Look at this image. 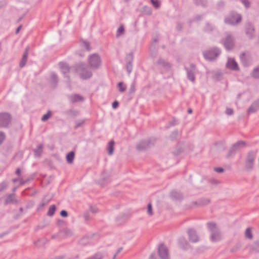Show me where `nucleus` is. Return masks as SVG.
Wrapping results in <instances>:
<instances>
[{"label":"nucleus","instance_id":"obj_1","mask_svg":"<svg viewBox=\"0 0 259 259\" xmlns=\"http://www.w3.org/2000/svg\"><path fill=\"white\" fill-rule=\"evenodd\" d=\"M59 67L64 76L68 78H69V73L73 70L79 73L80 77L83 79L90 78L92 75V72L84 64L81 63L74 67H69L66 63L60 62Z\"/></svg>","mask_w":259,"mask_h":259},{"label":"nucleus","instance_id":"obj_2","mask_svg":"<svg viewBox=\"0 0 259 259\" xmlns=\"http://www.w3.org/2000/svg\"><path fill=\"white\" fill-rule=\"evenodd\" d=\"M221 53V50L217 47L211 48L203 52L204 58L209 61H212L217 59Z\"/></svg>","mask_w":259,"mask_h":259},{"label":"nucleus","instance_id":"obj_3","mask_svg":"<svg viewBox=\"0 0 259 259\" xmlns=\"http://www.w3.org/2000/svg\"><path fill=\"white\" fill-rule=\"evenodd\" d=\"M207 227L211 232V240L212 241L216 242L221 239V236L219 228L214 223H208Z\"/></svg>","mask_w":259,"mask_h":259},{"label":"nucleus","instance_id":"obj_4","mask_svg":"<svg viewBox=\"0 0 259 259\" xmlns=\"http://www.w3.org/2000/svg\"><path fill=\"white\" fill-rule=\"evenodd\" d=\"M222 43L227 51L232 50L235 45V37L231 34L228 33L226 37L222 40Z\"/></svg>","mask_w":259,"mask_h":259},{"label":"nucleus","instance_id":"obj_5","mask_svg":"<svg viewBox=\"0 0 259 259\" xmlns=\"http://www.w3.org/2000/svg\"><path fill=\"white\" fill-rule=\"evenodd\" d=\"M241 19L240 15L232 12L225 19V22L226 24L235 25L241 21Z\"/></svg>","mask_w":259,"mask_h":259},{"label":"nucleus","instance_id":"obj_6","mask_svg":"<svg viewBox=\"0 0 259 259\" xmlns=\"http://www.w3.org/2000/svg\"><path fill=\"white\" fill-rule=\"evenodd\" d=\"M255 155L256 153L254 152L251 151L248 153L245 162V168L247 170L252 169Z\"/></svg>","mask_w":259,"mask_h":259},{"label":"nucleus","instance_id":"obj_7","mask_svg":"<svg viewBox=\"0 0 259 259\" xmlns=\"http://www.w3.org/2000/svg\"><path fill=\"white\" fill-rule=\"evenodd\" d=\"M89 63L91 67L96 69L100 65L101 59L96 54L91 55L89 58Z\"/></svg>","mask_w":259,"mask_h":259},{"label":"nucleus","instance_id":"obj_8","mask_svg":"<svg viewBox=\"0 0 259 259\" xmlns=\"http://www.w3.org/2000/svg\"><path fill=\"white\" fill-rule=\"evenodd\" d=\"M11 121V115L8 113H0V127H7Z\"/></svg>","mask_w":259,"mask_h":259},{"label":"nucleus","instance_id":"obj_9","mask_svg":"<svg viewBox=\"0 0 259 259\" xmlns=\"http://www.w3.org/2000/svg\"><path fill=\"white\" fill-rule=\"evenodd\" d=\"M157 65L162 73L170 72V64L165 60L162 59H159L157 62Z\"/></svg>","mask_w":259,"mask_h":259},{"label":"nucleus","instance_id":"obj_10","mask_svg":"<svg viewBox=\"0 0 259 259\" xmlns=\"http://www.w3.org/2000/svg\"><path fill=\"white\" fill-rule=\"evenodd\" d=\"M158 254L161 259H170L168 249L163 244H160L159 246Z\"/></svg>","mask_w":259,"mask_h":259},{"label":"nucleus","instance_id":"obj_11","mask_svg":"<svg viewBox=\"0 0 259 259\" xmlns=\"http://www.w3.org/2000/svg\"><path fill=\"white\" fill-rule=\"evenodd\" d=\"M185 69L187 71V75L188 79L192 81V82H195V73L196 72V67L193 64H191L189 68L185 67Z\"/></svg>","mask_w":259,"mask_h":259},{"label":"nucleus","instance_id":"obj_12","mask_svg":"<svg viewBox=\"0 0 259 259\" xmlns=\"http://www.w3.org/2000/svg\"><path fill=\"white\" fill-rule=\"evenodd\" d=\"M245 142L241 141H238L237 143H235L230 150L227 157H230L231 156L234 155L236 153V152L237 150H238L240 148L243 147L245 145Z\"/></svg>","mask_w":259,"mask_h":259},{"label":"nucleus","instance_id":"obj_13","mask_svg":"<svg viewBox=\"0 0 259 259\" xmlns=\"http://www.w3.org/2000/svg\"><path fill=\"white\" fill-rule=\"evenodd\" d=\"M245 33L249 39H253L254 37V27L253 25L249 22L246 24Z\"/></svg>","mask_w":259,"mask_h":259},{"label":"nucleus","instance_id":"obj_14","mask_svg":"<svg viewBox=\"0 0 259 259\" xmlns=\"http://www.w3.org/2000/svg\"><path fill=\"white\" fill-rule=\"evenodd\" d=\"M19 201L16 198L15 193H11L7 195L5 199V205H8L11 203L17 204Z\"/></svg>","mask_w":259,"mask_h":259},{"label":"nucleus","instance_id":"obj_15","mask_svg":"<svg viewBox=\"0 0 259 259\" xmlns=\"http://www.w3.org/2000/svg\"><path fill=\"white\" fill-rule=\"evenodd\" d=\"M226 67L227 68L232 70L237 71L239 70V67L237 63L234 59L232 58H229L228 59Z\"/></svg>","mask_w":259,"mask_h":259},{"label":"nucleus","instance_id":"obj_16","mask_svg":"<svg viewBox=\"0 0 259 259\" xmlns=\"http://www.w3.org/2000/svg\"><path fill=\"white\" fill-rule=\"evenodd\" d=\"M188 235L189 236V240L193 242L196 243L199 241V238L197 235L196 231L193 229H190L188 231Z\"/></svg>","mask_w":259,"mask_h":259},{"label":"nucleus","instance_id":"obj_17","mask_svg":"<svg viewBox=\"0 0 259 259\" xmlns=\"http://www.w3.org/2000/svg\"><path fill=\"white\" fill-rule=\"evenodd\" d=\"M259 109V99L254 101L249 107L247 111L248 114L255 113Z\"/></svg>","mask_w":259,"mask_h":259},{"label":"nucleus","instance_id":"obj_18","mask_svg":"<svg viewBox=\"0 0 259 259\" xmlns=\"http://www.w3.org/2000/svg\"><path fill=\"white\" fill-rule=\"evenodd\" d=\"M69 100L72 103H76L83 101V98L78 94H74L69 97Z\"/></svg>","mask_w":259,"mask_h":259},{"label":"nucleus","instance_id":"obj_19","mask_svg":"<svg viewBox=\"0 0 259 259\" xmlns=\"http://www.w3.org/2000/svg\"><path fill=\"white\" fill-rule=\"evenodd\" d=\"M149 147V142L144 140L140 142L137 145V148L140 150H143Z\"/></svg>","mask_w":259,"mask_h":259},{"label":"nucleus","instance_id":"obj_20","mask_svg":"<svg viewBox=\"0 0 259 259\" xmlns=\"http://www.w3.org/2000/svg\"><path fill=\"white\" fill-rule=\"evenodd\" d=\"M240 59L241 63H242L244 66H248L249 65V62L248 61V59L246 56L245 53H242L240 55Z\"/></svg>","mask_w":259,"mask_h":259},{"label":"nucleus","instance_id":"obj_21","mask_svg":"<svg viewBox=\"0 0 259 259\" xmlns=\"http://www.w3.org/2000/svg\"><path fill=\"white\" fill-rule=\"evenodd\" d=\"M170 196L174 200H180L182 198V194L176 191H171Z\"/></svg>","mask_w":259,"mask_h":259},{"label":"nucleus","instance_id":"obj_22","mask_svg":"<svg viewBox=\"0 0 259 259\" xmlns=\"http://www.w3.org/2000/svg\"><path fill=\"white\" fill-rule=\"evenodd\" d=\"M50 82L54 85H56L58 81V76L57 75L54 73L52 72L51 75L50 79Z\"/></svg>","mask_w":259,"mask_h":259},{"label":"nucleus","instance_id":"obj_23","mask_svg":"<svg viewBox=\"0 0 259 259\" xmlns=\"http://www.w3.org/2000/svg\"><path fill=\"white\" fill-rule=\"evenodd\" d=\"M125 33L124 27L123 25H121L117 29L116 34V36L117 38L120 37L121 36L123 35Z\"/></svg>","mask_w":259,"mask_h":259},{"label":"nucleus","instance_id":"obj_24","mask_svg":"<svg viewBox=\"0 0 259 259\" xmlns=\"http://www.w3.org/2000/svg\"><path fill=\"white\" fill-rule=\"evenodd\" d=\"M43 145L39 144L37 148L34 150V155L35 157H39L40 156L42 152Z\"/></svg>","mask_w":259,"mask_h":259},{"label":"nucleus","instance_id":"obj_25","mask_svg":"<svg viewBox=\"0 0 259 259\" xmlns=\"http://www.w3.org/2000/svg\"><path fill=\"white\" fill-rule=\"evenodd\" d=\"M74 158V153L72 151L70 152L66 155V159L69 163H71Z\"/></svg>","mask_w":259,"mask_h":259},{"label":"nucleus","instance_id":"obj_26","mask_svg":"<svg viewBox=\"0 0 259 259\" xmlns=\"http://www.w3.org/2000/svg\"><path fill=\"white\" fill-rule=\"evenodd\" d=\"M251 76L254 78H259V65L253 70Z\"/></svg>","mask_w":259,"mask_h":259},{"label":"nucleus","instance_id":"obj_27","mask_svg":"<svg viewBox=\"0 0 259 259\" xmlns=\"http://www.w3.org/2000/svg\"><path fill=\"white\" fill-rule=\"evenodd\" d=\"M8 186V182L7 181H4L0 183V192L4 191Z\"/></svg>","mask_w":259,"mask_h":259},{"label":"nucleus","instance_id":"obj_28","mask_svg":"<svg viewBox=\"0 0 259 259\" xmlns=\"http://www.w3.org/2000/svg\"><path fill=\"white\" fill-rule=\"evenodd\" d=\"M56 207L55 205H51L48 210V212L47 213L48 215L49 216H53L55 212Z\"/></svg>","mask_w":259,"mask_h":259},{"label":"nucleus","instance_id":"obj_29","mask_svg":"<svg viewBox=\"0 0 259 259\" xmlns=\"http://www.w3.org/2000/svg\"><path fill=\"white\" fill-rule=\"evenodd\" d=\"M118 88L120 92H124L126 89V86L122 82H119L118 83Z\"/></svg>","mask_w":259,"mask_h":259},{"label":"nucleus","instance_id":"obj_30","mask_svg":"<svg viewBox=\"0 0 259 259\" xmlns=\"http://www.w3.org/2000/svg\"><path fill=\"white\" fill-rule=\"evenodd\" d=\"M126 70H127L128 73L130 74L131 72H132V69H133V65H132V61L130 60L126 63Z\"/></svg>","mask_w":259,"mask_h":259},{"label":"nucleus","instance_id":"obj_31","mask_svg":"<svg viewBox=\"0 0 259 259\" xmlns=\"http://www.w3.org/2000/svg\"><path fill=\"white\" fill-rule=\"evenodd\" d=\"M114 142L113 141H111L109 143V146H108V154L109 155H111L113 153V145H114Z\"/></svg>","mask_w":259,"mask_h":259},{"label":"nucleus","instance_id":"obj_32","mask_svg":"<svg viewBox=\"0 0 259 259\" xmlns=\"http://www.w3.org/2000/svg\"><path fill=\"white\" fill-rule=\"evenodd\" d=\"M194 3L198 6H205L206 4L205 0H194Z\"/></svg>","mask_w":259,"mask_h":259},{"label":"nucleus","instance_id":"obj_33","mask_svg":"<svg viewBox=\"0 0 259 259\" xmlns=\"http://www.w3.org/2000/svg\"><path fill=\"white\" fill-rule=\"evenodd\" d=\"M51 115V112L50 111H49L47 114H45L43 115V116L41 118V120L43 121H45L47 120H48L50 117Z\"/></svg>","mask_w":259,"mask_h":259},{"label":"nucleus","instance_id":"obj_34","mask_svg":"<svg viewBox=\"0 0 259 259\" xmlns=\"http://www.w3.org/2000/svg\"><path fill=\"white\" fill-rule=\"evenodd\" d=\"M245 236L247 238L249 239H251L252 238V233L251 232V230L250 228H247L245 231Z\"/></svg>","mask_w":259,"mask_h":259},{"label":"nucleus","instance_id":"obj_35","mask_svg":"<svg viewBox=\"0 0 259 259\" xmlns=\"http://www.w3.org/2000/svg\"><path fill=\"white\" fill-rule=\"evenodd\" d=\"M151 2L153 4V6L157 9L160 7V4L157 0H150Z\"/></svg>","mask_w":259,"mask_h":259},{"label":"nucleus","instance_id":"obj_36","mask_svg":"<svg viewBox=\"0 0 259 259\" xmlns=\"http://www.w3.org/2000/svg\"><path fill=\"white\" fill-rule=\"evenodd\" d=\"M29 47H27L25 49V51L23 54V57L22 59H25V60H27V57H28V52H29Z\"/></svg>","mask_w":259,"mask_h":259},{"label":"nucleus","instance_id":"obj_37","mask_svg":"<svg viewBox=\"0 0 259 259\" xmlns=\"http://www.w3.org/2000/svg\"><path fill=\"white\" fill-rule=\"evenodd\" d=\"M147 212L149 215H152L153 214L152 205L150 203H149L147 206Z\"/></svg>","mask_w":259,"mask_h":259},{"label":"nucleus","instance_id":"obj_38","mask_svg":"<svg viewBox=\"0 0 259 259\" xmlns=\"http://www.w3.org/2000/svg\"><path fill=\"white\" fill-rule=\"evenodd\" d=\"M226 113L227 115H231L234 113V110L232 108H227L226 110Z\"/></svg>","mask_w":259,"mask_h":259},{"label":"nucleus","instance_id":"obj_39","mask_svg":"<svg viewBox=\"0 0 259 259\" xmlns=\"http://www.w3.org/2000/svg\"><path fill=\"white\" fill-rule=\"evenodd\" d=\"M212 28H213V26L211 24L207 23L206 25V27L205 28V30L208 31L211 30L212 29Z\"/></svg>","mask_w":259,"mask_h":259},{"label":"nucleus","instance_id":"obj_40","mask_svg":"<svg viewBox=\"0 0 259 259\" xmlns=\"http://www.w3.org/2000/svg\"><path fill=\"white\" fill-rule=\"evenodd\" d=\"M5 139V135L4 133L0 132V145L3 142Z\"/></svg>","mask_w":259,"mask_h":259},{"label":"nucleus","instance_id":"obj_41","mask_svg":"<svg viewBox=\"0 0 259 259\" xmlns=\"http://www.w3.org/2000/svg\"><path fill=\"white\" fill-rule=\"evenodd\" d=\"M82 44L83 45V46L85 48L87 51H90V44L89 42L86 41H83Z\"/></svg>","mask_w":259,"mask_h":259},{"label":"nucleus","instance_id":"obj_42","mask_svg":"<svg viewBox=\"0 0 259 259\" xmlns=\"http://www.w3.org/2000/svg\"><path fill=\"white\" fill-rule=\"evenodd\" d=\"M85 122V120H81L80 121H78L76 122L75 127L76 128L81 126Z\"/></svg>","mask_w":259,"mask_h":259},{"label":"nucleus","instance_id":"obj_43","mask_svg":"<svg viewBox=\"0 0 259 259\" xmlns=\"http://www.w3.org/2000/svg\"><path fill=\"white\" fill-rule=\"evenodd\" d=\"M241 2L245 6L246 8H248L249 7V2L248 0H241Z\"/></svg>","mask_w":259,"mask_h":259},{"label":"nucleus","instance_id":"obj_44","mask_svg":"<svg viewBox=\"0 0 259 259\" xmlns=\"http://www.w3.org/2000/svg\"><path fill=\"white\" fill-rule=\"evenodd\" d=\"M26 62H27L26 60L22 59V60H21V61L20 62V67L21 68L25 66V65L26 64Z\"/></svg>","mask_w":259,"mask_h":259},{"label":"nucleus","instance_id":"obj_45","mask_svg":"<svg viewBox=\"0 0 259 259\" xmlns=\"http://www.w3.org/2000/svg\"><path fill=\"white\" fill-rule=\"evenodd\" d=\"M60 215L62 217H67L68 216V212L66 210H63L60 212Z\"/></svg>","mask_w":259,"mask_h":259},{"label":"nucleus","instance_id":"obj_46","mask_svg":"<svg viewBox=\"0 0 259 259\" xmlns=\"http://www.w3.org/2000/svg\"><path fill=\"white\" fill-rule=\"evenodd\" d=\"M90 209L93 213H96L98 212V208L95 206H91Z\"/></svg>","mask_w":259,"mask_h":259},{"label":"nucleus","instance_id":"obj_47","mask_svg":"<svg viewBox=\"0 0 259 259\" xmlns=\"http://www.w3.org/2000/svg\"><path fill=\"white\" fill-rule=\"evenodd\" d=\"M214 170L218 172H222L224 171V169L222 167H215Z\"/></svg>","mask_w":259,"mask_h":259},{"label":"nucleus","instance_id":"obj_48","mask_svg":"<svg viewBox=\"0 0 259 259\" xmlns=\"http://www.w3.org/2000/svg\"><path fill=\"white\" fill-rule=\"evenodd\" d=\"M122 250V247H120L118 249V250H117V252L113 256V259H115L116 255L120 252V251Z\"/></svg>","mask_w":259,"mask_h":259},{"label":"nucleus","instance_id":"obj_49","mask_svg":"<svg viewBox=\"0 0 259 259\" xmlns=\"http://www.w3.org/2000/svg\"><path fill=\"white\" fill-rule=\"evenodd\" d=\"M118 104H119L118 102L117 101H114L112 103V108H114V109L117 108V106H118Z\"/></svg>","mask_w":259,"mask_h":259},{"label":"nucleus","instance_id":"obj_50","mask_svg":"<svg viewBox=\"0 0 259 259\" xmlns=\"http://www.w3.org/2000/svg\"><path fill=\"white\" fill-rule=\"evenodd\" d=\"M135 91V87L134 84H132L130 87V92L134 93Z\"/></svg>","mask_w":259,"mask_h":259},{"label":"nucleus","instance_id":"obj_51","mask_svg":"<svg viewBox=\"0 0 259 259\" xmlns=\"http://www.w3.org/2000/svg\"><path fill=\"white\" fill-rule=\"evenodd\" d=\"M64 232L67 235H71L72 234L71 231L69 229H65Z\"/></svg>","mask_w":259,"mask_h":259},{"label":"nucleus","instance_id":"obj_52","mask_svg":"<svg viewBox=\"0 0 259 259\" xmlns=\"http://www.w3.org/2000/svg\"><path fill=\"white\" fill-rule=\"evenodd\" d=\"M16 174L17 175H20L21 174V169L19 168H17L16 170Z\"/></svg>","mask_w":259,"mask_h":259},{"label":"nucleus","instance_id":"obj_53","mask_svg":"<svg viewBox=\"0 0 259 259\" xmlns=\"http://www.w3.org/2000/svg\"><path fill=\"white\" fill-rule=\"evenodd\" d=\"M155 254H151L150 256V259H154L155 258Z\"/></svg>","mask_w":259,"mask_h":259},{"label":"nucleus","instance_id":"obj_54","mask_svg":"<svg viewBox=\"0 0 259 259\" xmlns=\"http://www.w3.org/2000/svg\"><path fill=\"white\" fill-rule=\"evenodd\" d=\"M127 58H129L130 59H131L132 60H133V54L132 53H131L128 55Z\"/></svg>","mask_w":259,"mask_h":259},{"label":"nucleus","instance_id":"obj_55","mask_svg":"<svg viewBox=\"0 0 259 259\" xmlns=\"http://www.w3.org/2000/svg\"><path fill=\"white\" fill-rule=\"evenodd\" d=\"M21 28V26H19V27L17 28V29H16V33H18L19 32V31H20V30Z\"/></svg>","mask_w":259,"mask_h":259},{"label":"nucleus","instance_id":"obj_56","mask_svg":"<svg viewBox=\"0 0 259 259\" xmlns=\"http://www.w3.org/2000/svg\"><path fill=\"white\" fill-rule=\"evenodd\" d=\"M45 205H46V204H45V203H41V204H40V205H39V208H41V207H43Z\"/></svg>","mask_w":259,"mask_h":259},{"label":"nucleus","instance_id":"obj_57","mask_svg":"<svg viewBox=\"0 0 259 259\" xmlns=\"http://www.w3.org/2000/svg\"><path fill=\"white\" fill-rule=\"evenodd\" d=\"M178 134V132L177 131H175L174 132L172 133V135H174L175 136H176Z\"/></svg>","mask_w":259,"mask_h":259},{"label":"nucleus","instance_id":"obj_58","mask_svg":"<svg viewBox=\"0 0 259 259\" xmlns=\"http://www.w3.org/2000/svg\"><path fill=\"white\" fill-rule=\"evenodd\" d=\"M254 246H259V242H256L254 243Z\"/></svg>","mask_w":259,"mask_h":259},{"label":"nucleus","instance_id":"obj_59","mask_svg":"<svg viewBox=\"0 0 259 259\" xmlns=\"http://www.w3.org/2000/svg\"><path fill=\"white\" fill-rule=\"evenodd\" d=\"M188 112L189 113H191L192 112V109H191V108L189 109L188 110Z\"/></svg>","mask_w":259,"mask_h":259},{"label":"nucleus","instance_id":"obj_60","mask_svg":"<svg viewBox=\"0 0 259 259\" xmlns=\"http://www.w3.org/2000/svg\"><path fill=\"white\" fill-rule=\"evenodd\" d=\"M241 95H242V94H241V93L237 95V98H238V99H239V98H240V97L241 96Z\"/></svg>","mask_w":259,"mask_h":259},{"label":"nucleus","instance_id":"obj_61","mask_svg":"<svg viewBox=\"0 0 259 259\" xmlns=\"http://www.w3.org/2000/svg\"><path fill=\"white\" fill-rule=\"evenodd\" d=\"M19 210H20V212H22V211H23V208H22V207H21V208H20V209H19Z\"/></svg>","mask_w":259,"mask_h":259},{"label":"nucleus","instance_id":"obj_62","mask_svg":"<svg viewBox=\"0 0 259 259\" xmlns=\"http://www.w3.org/2000/svg\"><path fill=\"white\" fill-rule=\"evenodd\" d=\"M16 181H17V180H16V179H14V180H13V182H16Z\"/></svg>","mask_w":259,"mask_h":259},{"label":"nucleus","instance_id":"obj_63","mask_svg":"<svg viewBox=\"0 0 259 259\" xmlns=\"http://www.w3.org/2000/svg\"><path fill=\"white\" fill-rule=\"evenodd\" d=\"M154 41H155V42H156V41H157V39H156V38H155V39H154Z\"/></svg>","mask_w":259,"mask_h":259},{"label":"nucleus","instance_id":"obj_64","mask_svg":"<svg viewBox=\"0 0 259 259\" xmlns=\"http://www.w3.org/2000/svg\"><path fill=\"white\" fill-rule=\"evenodd\" d=\"M15 190H16V188H14V189H13V191L14 192Z\"/></svg>","mask_w":259,"mask_h":259}]
</instances>
